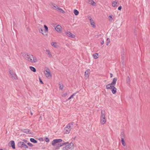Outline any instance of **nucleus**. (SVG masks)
Masks as SVG:
<instances>
[{"label": "nucleus", "mask_w": 150, "mask_h": 150, "mask_svg": "<svg viewBox=\"0 0 150 150\" xmlns=\"http://www.w3.org/2000/svg\"><path fill=\"white\" fill-rule=\"evenodd\" d=\"M62 140L61 139H55L52 142V145L54 146L56 149H57L59 147L64 145H66L69 144L68 142H66L62 143H59L62 142Z\"/></svg>", "instance_id": "nucleus-1"}, {"label": "nucleus", "mask_w": 150, "mask_h": 150, "mask_svg": "<svg viewBox=\"0 0 150 150\" xmlns=\"http://www.w3.org/2000/svg\"><path fill=\"white\" fill-rule=\"evenodd\" d=\"M25 57L29 62L32 63H36L38 61L36 57L32 54H27L25 55Z\"/></svg>", "instance_id": "nucleus-2"}, {"label": "nucleus", "mask_w": 150, "mask_h": 150, "mask_svg": "<svg viewBox=\"0 0 150 150\" xmlns=\"http://www.w3.org/2000/svg\"><path fill=\"white\" fill-rule=\"evenodd\" d=\"M105 111L104 110H102L100 118V122L101 124L103 125L106 122V120L105 118Z\"/></svg>", "instance_id": "nucleus-3"}, {"label": "nucleus", "mask_w": 150, "mask_h": 150, "mask_svg": "<svg viewBox=\"0 0 150 150\" xmlns=\"http://www.w3.org/2000/svg\"><path fill=\"white\" fill-rule=\"evenodd\" d=\"M74 144L71 142L63 148V150H68L69 149H72L74 148Z\"/></svg>", "instance_id": "nucleus-4"}, {"label": "nucleus", "mask_w": 150, "mask_h": 150, "mask_svg": "<svg viewBox=\"0 0 150 150\" xmlns=\"http://www.w3.org/2000/svg\"><path fill=\"white\" fill-rule=\"evenodd\" d=\"M8 71L10 74V76L13 79H17L16 74L13 72L12 70L10 69Z\"/></svg>", "instance_id": "nucleus-5"}, {"label": "nucleus", "mask_w": 150, "mask_h": 150, "mask_svg": "<svg viewBox=\"0 0 150 150\" xmlns=\"http://www.w3.org/2000/svg\"><path fill=\"white\" fill-rule=\"evenodd\" d=\"M45 74L47 78H50L52 76L51 72L48 68H47L45 71Z\"/></svg>", "instance_id": "nucleus-6"}, {"label": "nucleus", "mask_w": 150, "mask_h": 150, "mask_svg": "<svg viewBox=\"0 0 150 150\" xmlns=\"http://www.w3.org/2000/svg\"><path fill=\"white\" fill-rule=\"evenodd\" d=\"M55 29L56 31L58 33H61L62 32V28L61 26L57 25L55 27Z\"/></svg>", "instance_id": "nucleus-7"}, {"label": "nucleus", "mask_w": 150, "mask_h": 150, "mask_svg": "<svg viewBox=\"0 0 150 150\" xmlns=\"http://www.w3.org/2000/svg\"><path fill=\"white\" fill-rule=\"evenodd\" d=\"M65 34L68 36L71 37L72 38H74L75 37V35L72 34L69 31H67L65 32Z\"/></svg>", "instance_id": "nucleus-8"}, {"label": "nucleus", "mask_w": 150, "mask_h": 150, "mask_svg": "<svg viewBox=\"0 0 150 150\" xmlns=\"http://www.w3.org/2000/svg\"><path fill=\"white\" fill-rule=\"evenodd\" d=\"M88 19H89L90 22L92 27L93 28L95 27V23L92 18L91 17H88Z\"/></svg>", "instance_id": "nucleus-9"}, {"label": "nucleus", "mask_w": 150, "mask_h": 150, "mask_svg": "<svg viewBox=\"0 0 150 150\" xmlns=\"http://www.w3.org/2000/svg\"><path fill=\"white\" fill-rule=\"evenodd\" d=\"M8 145L9 146H11L13 149L15 148V143L13 141H11L8 143Z\"/></svg>", "instance_id": "nucleus-10"}, {"label": "nucleus", "mask_w": 150, "mask_h": 150, "mask_svg": "<svg viewBox=\"0 0 150 150\" xmlns=\"http://www.w3.org/2000/svg\"><path fill=\"white\" fill-rule=\"evenodd\" d=\"M74 123L73 122H70L68 124L66 127L71 130L73 127Z\"/></svg>", "instance_id": "nucleus-11"}, {"label": "nucleus", "mask_w": 150, "mask_h": 150, "mask_svg": "<svg viewBox=\"0 0 150 150\" xmlns=\"http://www.w3.org/2000/svg\"><path fill=\"white\" fill-rule=\"evenodd\" d=\"M118 3V1L117 0H115L112 1V6L114 7H117V4Z\"/></svg>", "instance_id": "nucleus-12"}, {"label": "nucleus", "mask_w": 150, "mask_h": 150, "mask_svg": "<svg viewBox=\"0 0 150 150\" xmlns=\"http://www.w3.org/2000/svg\"><path fill=\"white\" fill-rule=\"evenodd\" d=\"M46 52L47 54L48 55V57L49 58H52V54L50 52V50L48 49H46Z\"/></svg>", "instance_id": "nucleus-13"}, {"label": "nucleus", "mask_w": 150, "mask_h": 150, "mask_svg": "<svg viewBox=\"0 0 150 150\" xmlns=\"http://www.w3.org/2000/svg\"><path fill=\"white\" fill-rule=\"evenodd\" d=\"M90 70L89 69H88L86 70L85 72V77L87 78H88L90 73Z\"/></svg>", "instance_id": "nucleus-14"}, {"label": "nucleus", "mask_w": 150, "mask_h": 150, "mask_svg": "<svg viewBox=\"0 0 150 150\" xmlns=\"http://www.w3.org/2000/svg\"><path fill=\"white\" fill-rule=\"evenodd\" d=\"M88 3L93 6H95L96 4V3L93 0H88Z\"/></svg>", "instance_id": "nucleus-15"}, {"label": "nucleus", "mask_w": 150, "mask_h": 150, "mask_svg": "<svg viewBox=\"0 0 150 150\" xmlns=\"http://www.w3.org/2000/svg\"><path fill=\"white\" fill-rule=\"evenodd\" d=\"M70 131L71 130L66 127L64 129V132L65 134H69L70 132Z\"/></svg>", "instance_id": "nucleus-16"}, {"label": "nucleus", "mask_w": 150, "mask_h": 150, "mask_svg": "<svg viewBox=\"0 0 150 150\" xmlns=\"http://www.w3.org/2000/svg\"><path fill=\"white\" fill-rule=\"evenodd\" d=\"M50 6L52 7L53 8L56 10L57 9V8L58 7L57 6L54 4V3H52L50 5Z\"/></svg>", "instance_id": "nucleus-17"}, {"label": "nucleus", "mask_w": 150, "mask_h": 150, "mask_svg": "<svg viewBox=\"0 0 150 150\" xmlns=\"http://www.w3.org/2000/svg\"><path fill=\"white\" fill-rule=\"evenodd\" d=\"M111 91L113 94L116 93L117 92V88L114 86H112V88L111 89Z\"/></svg>", "instance_id": "nucleus-18"}, {"label": "nucleus", "mask_w": 150, "mask_h": 150, "mask_svg": "<svg viewBox=\"0 0 150 150\" xmlns=\"http://www.w3.org/2000/svg\"><path fill=\"white\" fill-rule=\"evenodd\" d=\"M112 86H114L110 83L107 85L106 87L107 89H111L112 88Z\"/></svg>", "instance_id": "nucleus-19"}, {"label": "nucleus", "mask_w": 150, "mask_h": 150, "mask_svg": "<svg viewBox=\"0 0 150 150\" xmlns=\"http://www.w3.org/2000/svg\"><path fill=\"white\" fill-rule=\"evenodd\" d=\"M39 31L40 33H42L43 35L47 36V34H45L43 32V30L42 28H40L39 29Z\"/></svg>", "instance_id": "nucleus-20"}, {"label": "nucleus", "mask_w": 150, "mask_h": 150, "mask_svg": "<svg viewBox=\"0 0 150 150\" xmlns=\"http://www.w3.org/2000/svg\"><path fill=\"white\" fill-rule=\"evenodd\" d=\"M117 80V78H113L112 82L111 83L113 85L115 86L116 84V82Z\"/></svg>", "instance_id": "nucleus-21"}, {"label": "nucleus", "mask_w": 150, "mask_h": 150, "mask_svg": "<svg viewBox=\"0 0 150 150\" xmlns=\"http://www.w3.org/2000/svg\"><path fill=\"white\" fill-rule=\"evenodd\" d=\"M127 83L128 86L130 85V79L129 76H127L126 79Z\"/></svg>", "instance_id": "nucleus-22"}, {"label": "nucleus", "mask_w": 150, "mask_h": 150, "mask_svg": "<svg viewBox=\"0 0 150 150\" xmlns=\"http://www.w3.org/2000/svg\"><path fill=\"white\" fill-rule=\"evenodd\" d=\"M24 144V143L23 142H18V145L19 146L22 147L23 146Z\"/></svg>", "instance_id": "nucleus-23"}, {"label": "nucleus", "mask_w": 150, "mask_h": 150, "mask_svg": "<svg viewBox=\"0 0 150 150\" xmlns=\"http://www.w3.org/2000/svg\"><path fill=\"white\" fill-rule=\"evenodd\" d=\"M51 45L52 46L54 47H58V45H57V43L55 42H52L51 43Z\"/></svg>", "instance_id": "nucleus-24"}, {"label": "nucleus", "mask_w": 150, "mask_h": 150, "mask_svg": "<svg viewBox=\"0 0 150 150\" xmlns=\"http://www.w3.org/2000/svg\"><path fill=\"white\" fill-rule=\"evenodd\" d=\"M57 10L61 13H64V11L62 8L59 7L57 8Z\"/></svg>", "instance_id": "nucleus-25"}, {"label": "nucleus", "mask_w": 150, "mask_h": 150, "mask_svg": "<svg viewBox=\"0 0 150 150\" xmlns=\"http://www.w3.org/2000/svg\"><path fill=\"white\" fill-rule=\"evenodd\" d=\"M98 54L97 53H95V54H93V58L95 59H96L98 58Z\"/></svg>", "instance_id": "nucleus-26"}, {"label": "nucleus", "mask_w": 150, "mask_h": 150, "mask_svg": "<svg viewBox=\"0 0 150 150\" xmlns=\"http://www.w3.org/2000/svg\"><path fill=\"white\" fill-rule=\"evenodd\" d=\"M30 69V70L34 72H35L36 71V70L35 68L34 67H33L32 66H30L29 67Z\"/></svg>", "instance_id": "nucleus-27"}, {"label": "nucleus", "mask_w": 150, "mask_h": 150, "mask_svg": "<svg viewBox=\"0 0 150 150\" xmlns=\"http://www.w3.org/2000/svg\"><path fill=\"white\" fill-rule=\"evenodd\" d=\"M44 26L45 28L44 32L45 33H46L48 31V28L46 25H44Z\"/></svg>", "instance_id": "nucleus-28"}, {"label": "nucleus", "mask_w": 150, "mask_h": 150, "mask_svg": "<svg viewBox=\"0 0 150 150\" xmlns=\"http://www.w3.org/2000/svg\"><path fill=\"white\" fill-rule=\"evenodd\" d=\"M121 141L122 145L124 146H125L126 145V144L124 142V138H122L121 139Z\"/></svg>", "instance_id": "nucleus-29"}, {"label": "nucleus", "mask_w": 150, "mask_h": 150, "mask_svg": "<svg viewBox=\"0 0 150 150\" xmlns=\"http://www.w3.org/2000/svg\"><path fill=\"white\" fill-rule=\"evenodd\" d=\"M22 131L25 133H28L29 132V130L27 129H23Z\"/></svg>", "instance_id": "nucleus-30"}, {"label": "nucleus", "mask_w": 150, "mask_h": 150, "mask_svg": "<svg viewBox=\"0 0 150 150\" xmlns=\"http://www.w3.org/2000/svg\"><path fill=\"white\" fill-rule=\"evenodd\" d=\"M30 140L31 142H33L34 143H37V141L34 138H30Z\"/></svg>", "instance_id": "nucleus-31"}, {"label": "nucleus", "mask_w": 150, "mask_h": 150, "mask_svg": "<svg viewBox=\"0 0 150 150\" xmlns=\"http://www.w3.org/2000/svg\"><path fill=\"white\" fill-rule=\"evenodd\" d=\"M74 14L76 15H78L79 13V12L76 9H74Z\"/></svg>", "instance_id": "nucleus-32"}, {"label": "nucleus", "mask_w": 150, "mask_h": 150, "mask_svg": "<svg viewBox=\"0 0 150 150\" xmlns=\"http://www.w3.org/2000/svg\"><path fill=\"white\" fill-rule=\"evenodd\" d=\"M59 88L61 90H62L64 86L62 84H59Z\"/></svg>", "instance_id": "nucleus-33"}, {"label": "nucleus", "mask_w": 150, "mask_h": 150, "mask_svg": "<svg viewBox=\"0 0 150 150\" xmlns=\"http://www.w3.org/2000/svg\"><path fill=\"white\" fill-rule=\"evenodd\" d=\"M110 42V40L109 38H108L107 40V45H108Z\"/></svg>", "instance_id": "nucleus-34"}, {"label": "nucleus", "mask_w": 150, "mask_h": 150, "mask_svg": "<svg viewBox=\"0 0 150 150\" xmlns=\"http://www.w3.org/2000/svg\"><path fill=\"white\" fill-rule=\"evenodd\" d=\"M67 95V93H63L62 94V96L63 97H65Z\"/></svg>", "instance_id": "nucleus-35"}, {"label": "nucleus", "mask_w": 150, "mask_h": 150, "mask_svg": "<svg viewBox=\"0 0 150 150\" xmlns=\"http://www.w3.org/2000/svg\"><path fill=\"white\" fill-rule=\"evenodd\" d=\"M23 148H25V149H27L28 148V146H27L25 144H24L23 146Z\"/></svg>", "instance_id": "nucleus-36"}, {"label": "nucleus", "mask_w": 150, "mask_h": 150, "mask_svg": "<svg viewBox=\"0 0 150 150\" xmlns=\"http://www.w3.org/2000/svg\"><path fill=\"white\" fill-rule=\"evenodd\" d=\"M45 140L46 141V142H49L50 141L49 139L47 137L45 138Z\"/></svg>", "instance_id": "nucleus-37"}, {"label": "nucleus", "mask_w": 150, "mask_h": 150, "mask_svg": "<svg viewBox=\"0 0 150 150\" xmlns=\"http://www.w3.org/2000/svg\"><path fill=\"white\" fill-rule=\"evenodd\" d=\"M28 144L30 146L32 147L33 146V144L30 143H28Z\"/></svg>", "instance_id": "nucleus-38"}, {"label": "nucleus", "mask_w": 150, "mask_h": 150, "mask_svg": "<svg viewBox=\"0 0 150 150\" xmlns=\"http://www.w3.org/2000/svg\"><path fill=\"white\" fill-rule=\"evenodd\" d=\"M109 18L110 21H111L112 20V18L111 16H109Z\"/></svg>", "instance_id": "nucleus-39"}, {"label": "nucleus", "mask_w": 150, "mask_h": 150, "mask_svg": "<svg viewBox=\"0 0 150 150\" xmlns=\"http://www.w3.org/2000/svg\"><path fill=\"white\" fill-rule=\"evenodd\" d=\"M120 136H121V137H122V138H123V137L124 136V133H122L121 134Z\"/></svg>", "instance_id": "nucleus-40"}, {"label": "nucleus", "mask_w": 150, "mask_h": 150, "mask_svg": "<svg viewBox=\"0 0 150 150\" xmlns=\"http://www.w3.org/2000/svg\"><path fill=\"white\" fill-rule=\"evenodd\" d=\"M122 8V7L121 6H120L118 7V10H121Z\"/></svg>", "instance_id": "nucleus-41"}, {"label": "nucleus", "mask_w": 150, "mask_h": 150, "mask_svg": "<svg viewBox=\"0 0 150 150\" xmlns=\"http://www.w3.org/2000/svg\"><path fill=\"white\" fill-rule=\"evenodd\" d=\"M39 80H40V83H41L43 84V83L42 81V80H41V79L40 78H39Z\"/></svg>", "instance_id": "nucleus-42"}, {"label": "nucleus", "mask_w": 150, "mask_h": 150, "mask_svg": "<svg viewBox=\"0 0 150 150\" xmlns=\"http://www.w3.org/2000/svg\"><path fill=\"white\" fill-rule=\"evenodd\" d=\"M73 97L71 95L69 98H68V100H69L71 99V98H73Z\"/></svg>", "instance_id": "nucleus-43"}, {"label": "nucleus", "mask_w": 150, "mask_h": 150, "mask_svg": "<svg viewBox=\"0 0 150 150\" xmlns=\"http://www.w3.org/2000/svg\"><path fill=\"white\" fill-rule=\"evenodd\" d=\"M76 93H74L71 96L73 97V96L76 95Z\"/></svg>", "instance_id": "nucleus-44"}, {"label": "nucleus", "mask_w": 150, "mask_h": 150, "mask_svg": "<svg viewBox=\"0 0 150 150\" xmlns=\"http://www.w3.org/2000/svg\"><path fill=\"white\" fill-rule=\"evenodd\" d=\"M104 41H102L101 42V44L102 45H103L104 44Z\"/></svg>", "instance_id": "nucleus-45"}, {"label": "nucleus", "mask_w": 150, "mask_h": 150, "mask_svg": "<svg viewBox=\"0 0 150 150\" xmlns=\"http://www.w3.org/2000/svg\"><path fill=\"white\" fill-rule=\"evenodd\" d=\"M23 141L24 142L26 143L27 142V141L26 140L24 139L23 140Z\"/></svg>", "instance_id": "nucleus-46"}, {"label": "nucleus", "mask_w": 150, "mask_h": 150, "mask_svg": "<svg viewBox=\"0 0 150 150\" xmlns=\"http://www.w3.org/2000/svg\"><path fill=\"white\" fill-rule=\"evenodd\" d=\"M110 77H111V78L113 76L112 74L111 73H110Z\"/></svg>", "instance_id": "nucleus-47"}, {"label": "nucleus", "mask_w": 150, "mask_h": 150, "mask_svg": "<svg viewBox=\"0 0 150 150\" xmlns=\"http://www.w3.org/2000/svg\"><path fill=\"white\" fill-rule=\"evenodd\" d=\"M30 113H31V115H33V113H32V112H30Z\"/></svg>", "instance_id": "nucleus-48"}, {"label": "nucleus", "mask_w": 150, "mask_h": 150, "mask_svg": "<svg viewBox=\"0 0 150 150\" xmlns=\"http://www.w3.org/2000/svg\"><path fill=\"white\" fill-rule=\"evenodd\" d=\"M0 150H2V149H0Z\"/></svg>", "instance_id": "nucleus-49"}]
</instances>
